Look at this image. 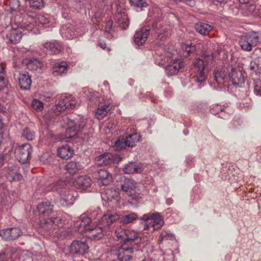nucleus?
<instances>
[{
  "mask_svg": "<svg viewBox=\"0 0 261 261\" xmlns=\"http://www.w3.org/2000/svg\"><path fill=\"white\" fill-rule=\"evenodd\" d=\"M160 238L162 241L173 240L174 239V236L173 234L168 232L167 231H164L161 232L160 234Z\"/></svg>",
  "mask_w": 261,
  "mask_h": 261,
  "instance_id": "nucleus-50",
  "label": "nucleus"
},
{
  "mask_svg": "<svg viewBox=\"0 0 261 261\" xmlns=\"http://www.w3.org/2000/svg\"><path fill=\"white\" fill-rule=\"evenodd\" d=\"M129 25V22L127 18H124L123 20L120 21V26L123 29H126Z\"/></svg>",
  "mask_w": 261,
  "mask_h": 261,
  "instance_id": "nucleus-57",
  "label": "nucleus"
},
{
  "mask_svg": "<svg viewBox=\"0 0 261 261\" xmlns=\"http://www.w3.org/2000/svg\"><path fill=\"white\" fill-rule=\"evenodd\" d=\"M18 85L22 90L30 89L32 81L30 76L27 72L19 73L18 77Z\"/></svg>",
  "mask_w": 261,
  "mask_h": 261,
  "instance_id": "nucleus-21",
  "label": "nucleus"
},
{
  "mask_svg": "<svg viewBox=\"0 0 261 261\" xmlns=\"http://www.w3.org/2000/svg\"><path fill=\"white\" fill-rule=\"evenodd\" d=\"M137 216L135 213H128L124 215L121 218V221L125 224H128L136 220Z\"/></svg>",
  "mask_w": 261,
  "mask_h": 261,
  "instance_id": "nucleus-42",
  "label": "nucleus"
},
{
  "mask_svg": "<svg viewBox=\"0 0 261 261\" xmlns=\"http://www.w3.org/2000/svg\"><path fill=\"white\" fill-rule=\"evenodd\" d=\"M47 190L57 192L60 196L59 203L63 206L72 205L75 199L76 192L73 190H68L65 188L63 181H59L52 184Z\"/></svg>",
  "mask_w": 261,
  "mask_h": 261,
  "instance_id": "nucleus-1",
  "label": "nucleus"
},
{
  "mask_svg": "<svg viewBox=\"0 0 261 261\" xmlns=\"http://www.w3.org/2000/svg\"><path fill=\"white\" fill-rule=\"evenodd\" d=\"M181 49L183 51L182 55L186 57L195 51L196 47L193 44H190L189 45L187 44H182L181 45Z\"/></svg>",
  "mask_w": 261,
  "mask_h": 261,
  "instance_id": "nucleus-41",
  "label": "nucleus"
},
{
  "mask_svg": "<svg viewBox=\"0 0 261 261\" xmlns=\"http://www.w3.org/2000/svg\"><path fill=\"white\" fill-rule=\"evenodd\" d=\"M259 41V37L256 33L243 35L240 38L239 44L241 48L244 51H250L256 46Z\"/></svg>",
  "mask_w": 261,
  "mask_h": 261,
  "instance_id": "nucleus-6",
  "label": "nucleus"
},
{
  "mask_svg": "<svg viewBox=\"0 0 261 261\" xmlns=\"http://www.w3.org/2000/svg\"><path fill=\"white\" fill-rule=\"evenodd\" d=\"M83 91V93L86 95L85 96H87V98H89L90 101H95V100L98 97L97 93L96 92L92 93L86 88H84Z\"/></svg>",
  "mask_w": 261,
  "mask_h": 261,
  "instance_id": "nucleus-47",
  "label": "nucleus"
},
{
  "mask_svg": "<svg viewBox=\"0 0 261 261\" xmlns=\"http://www.w3.org/2000/svg\"><path fill=\"white\" fill-rule=\"evenodd\" d=\"M142 221L141 224L143 225V230H148L150 227L153 230L160 229L164 224V220L160 213H147L143 215L141 218Z\"/></svg>",
  "mask_w": 261,
  "mask_h": 261,
  "instance_id": "nucleus-3",
  "label": "nucleus"
},
{
  "mask_svg": "<svg viewBox=\"0 0 261 261\" xmlns=\"http://www.w3.org/2000/svg\"><path fill=\"white\" fill-rule=\"evenodd\" d=\"M120 218L119 215L114 211H109L101 217L99 225L107 228Z\"/></svg>",
  "mask_w": 261,
  "mask_h": 261,
  "instance_id": "nucleus-16",
  "label": "nucleus"
},
{
  "mask_svg": "<svg viewBox=\"0 0 261 261\" xmlns=\"http://www.w3.org/2000/svg\"><path fill=\"white\" fill-rule=\"evenodd\" d=\"M254 93L259 96H261V77H254Z\"/></svg>",
  "mask_w": 261,
  "mask_h": 261,
  "instance_id": "nucleus-44",
  "label": "nucleus"
},
{
  "mask_svg": "<svg viewBox=\"0 0 261 261\" xmlns=\"http://www.w3.org/2000/svg\"><path fill=\"white\" fill-rule=\"evenodd\" d=\"M112 25L113 21L112 20H109L106 24L105 27V32L111 34L112 32Z\"/></svg>",
  "mask_w": 261,
  "mask_h": 261,
  "instance_id": "nucleus-56",
  "label": "nucleus"
},
{
  "mask_svg": "<svg viewBox=\"0 0 261 261\" xmlns=\"http://www.w3.org/2000/svg\"><path fill=\"white\" fill-rule=\"evenodd\" d=\"M60 102L67 109H73L76 105V101L74 97L71 95H62L61 97Z\"/></svg>",
  "mask_w": 261,
  "mask_h": 261,
  "instance_id": "nucleus-33",
  "label": "nucleus"
},
{
  "mask_svg": "<svg viewBox=\"0 0 261 261\" xmlns=\"http://www.w3.org/2000/svg\"><path fill=\"white\" fill-rule=\"evenodd\" d=\"M83 166L79 162L71 161L65 166V170L70 175L76 174L79 171L83 169Z\"/></svg>",
  "mask_w": 261,
  "mask_h": 261,
  "instance_id": "nucleus-32",
  "label": "nucleus"
},
{
  "mask_svg": "<svg viewBox=\"0 0 261 261\" xmlns=\"http://www.w3.org/2000/svg\"><path fill=\"white\" fill-rule=\"evenodd\" d=\"M99 46L103 49H108V50H110V49L107 47V45L104 42H100L99 43Z\"/></svg>",
  "mask_w": 261,
  "mask_h": 261,
  "instance_id": "nucleus-61",
  "label": "nucleus"
},
{
  "mask_svg": "<svg viewBox=\"0 0 261 261\" xmlns=\"http://www.w3.org/2000/svg\"><path fill=\"white\" fill-rule=\"evenodd\" d=\"M138 237V233L137 231L130 229L126 230V236L125 237L124 244L134 241Z\"/></svg>",
  "mask_w": 261,
  "mask_h": 261,
  "instance_id": "nucleus-40",
  "label": "nucleus"
},
{
  "mask_svg": "<svg viewBox=\"0 0 261 261\" xmlns=\"http://www.w3.org/2000/svg\"><path fill=\"white\" fill-rule=\"evenodd\" d=\"M195 29L199 34L207 35L212 30L213 27L205 23L198 22L195 24Z\"/></svg>",
  "mask_w": 261,
  "mask_h": 261,
  "instance_id": "nucleus-36",
  "label": "nucleus"
},
{
  "mask_svg": "<svg viewBox=\"0 0 261 261\" xmlns=\"http://www.w3.org/2000/svg\"><path fill=\"white\" fill-rule=\"evenodd\" d=\"M60 33L62 36L67 39H73L77 36L74 26L71 24L63 26L60 30Z\"/></svg>",
  "mask_w": 261,
  "mask_h": 261,
  "instance_id": "nucleus-24",
  "label": "nucleus"
},
{
  "mask_svg": "<svg viewBox=\"0 0 261 261\" xmlns=\"http://www.w3.org/2000/svg\"><path fill=\"white\" fill-rule=\"evenodd\" d=\"M137 183L133 179H126L121 185V189L127 195L133 199L137 200L141 197L136 193Z\"/></svg>",
  "mask_w": 261,
  "mask_h": 261,
  "instance_id": "nucleus-13",
  "label": "nucleus"
},
{
  "mask_svg": "<svg viewBox=\"0 0 261 261\" xmlns=\"http://www.w3.org/2000/svg\"><path fill=\"white\" fill-rule=\"evenodd\" d=\"M63 220L60 217H56L51 218H48L45 220V223L43 227L48 229L49 230L55 228V226L58 227L63 226Z\"/></svg>",
  "mask_w": 261,
  "mask_h": 261,
  "instance_id": "nucleus-29",
  "label": "nucleus"
},
{
  "mask_svg": "<svg viewBox=\"0 0 261 261\" xmlns=\"http://www.w3.org/2000/svg\"><path fill=\"white\" fill-rule=\"evenodd\" d=\"M214 2H218L219 3H226L227 0H213Z\"/></svg>",
  "mask_w": 261,
  "mask_h": 261,
  "instance_id": "nucleus-64",
  "label": "nucleus"
},
{
  "mask_svg": "<svg viewBox=\"0 0 261 261\" xmlns=\"http://www.w3.org/2000/svg\"><path fill=\"white\" fill-rule=\"evenodd\" d=\"M121 158L118 155L111 153H105L102 155L96 156L95 159V164L98 166L108 165L112 162H116L121 160Z\"/></svg>",
  "mask_w": 261,
  "mask_h": 261,
  "instance_id": "nucleus-14",
  "label": "nucleus"
},
{
  "mask_svg": "<svg viewBox=\"0 0 261 261\" xmlns=\"http://www.w3.org/2000/svg\"><path fill=\"white\" fill-rule=\"evenodd\" d=\"M31 105L33 109L36 110L37 112L41 111L43 109L44 106L42 101L37 99L33 100Z\"/></svg>",
  "mask_w": 261,
  "mask_h": 261,
  "instance_id": "nucleus-46",
  "label": "nucleus"
},
{
  "mask_svg": "<svg viewBox=\"0 0 261 261\" xmlns=\"http://www.w3.org/2000/svg\"><path fill=\"white\" fill-rule=\"evenodd\" d=\"M95 177L103 186L108 185L112 181V176L107 171L101 169L94 174Z\"/></svg>",
  "mask_w": 261,
  "mask_h": 261,
  "instance_id": "nucleus-27",
  "label": "nucleus"
},
{
  "mask_svg": "<svg viewBox=\"0 0 261 261\" xmlns=\"http://www.w3.org/2000/svg\"><path fill=\"white\" fill-rule=\"evenodd\" d=\"M218 108H219V110L217 113V114L219 113H229V112L228 111L229 108L228 107H225L224 106H217Z\"/></svg>",
  "mask_w": 261,
  "mask_h": 261,
  "instance_id": "nucleus-59",
  "label": "nucleus"
},
{
  "mask_svg": "<svg viewBox=\"0 0 261 261\" xmlns=\"http://www.w3.org/2000/svg\"><path fill=\"white\" fill-rule=\"evenodd\" d=\"M67 108L60 102L58 104L55 105L53 108V112L54 114H60Z\"/></svg>",
  "mask_w": 261,
  "mask_h": 261,
  "instance_id": "nucleus-53",
  "label": "nucleus"
},
{
  "mask_svg": "<svg viewBox=\"0 0 261 261\" xmlns=\"http://www.w3.org/2000/svg\"><path fill=\"white\" fill-rule=\"evenodd\" d=\"M6 72L4 67L0 64V73L4 74Z\"/></svg>",
  "mask_w": 261,
  "mask_h": 261,
  "instance_id": "nucleus-63",
  "label": "nucleus"
},
{
  "mask_svg": "<svg viewBox=\"0 0 261 261\" xmlns=\"http://www.w3.org/2000/svg\"><path fill=\"white\" fill-rule=\"evenodd\" d=\"M68 66L67 63L62 62L55 64L53 67L52 73L54 76H62L68 71Z\"/></svg>",
  "mask_w": 261,
  "mask_h": 261,
  "instance_id": "nucleus-28",
  "label": "nucleus"
},
{
  "mask_svg": "<svg viewBox=\"0 0 261 261\" xmlns=\"http://www.w3.org/2000/svg\"><path fill=\"white\" fill-rule=\"evenodd\" d=\"M112 250L113 253L117 256L118 259L122 261H129L132 258L131 254L133 253V249L127 247L126 244L113 247Z\"/></svg>",
  "mask_w": 261,
  "mask_h": 261,
  "instance_id": "nucleus-7",
  "label": "nucleus"
},
{
  "mask_svg": "<svg viewBox=\"0 0 261 261\" xmlns=\"http://www.w3.org/2000/svg\"><path fill=\"white\" fill-rule=\"evenodd\" d=\"M102 198L112 203V206H119L120 197L116 190L107 189L101 196Z\"/></svg>",
  "mask_w": 261,
  "mask_h": 261,
  "instance_id": "nucleus-15",
  "label": "nucleus"
},
{
  "mask_svg": "<svg viewBox=\"0 0 261 261\" xmlns=\"http://www.w3.org/2000/svg\"><path fill=\"white\" fill-rule=\"evenodd\" d=\"M7 178L10 181H19L22 179V176L20 173H17L16 171L13 172L10 171L8 173Z\"/></svg>",
  "mask_w": 261,
  "mask_h": 261,
  "instance_id": "nucleus-43",
  "label": "nucleus"
},
{
  "mask_svg": "<svg viewBox=\"0 0 261 261\" xmlns=\"http://www.w3.org/2000/svg\"><path fill=\"white\" fill-rule=\"evenodd\" d=\"M11 231L10 240L17 239L21 234V230L17 227L9 228Z\"/></svg>",
  "mask_w": 261,
  "mask_h": 261,
  "instance_id": "nucleus-48",
  "label": "nucleus"
},
{
  "mask_svg": "<svg viewBox=\"0 0 261 261\" xmlns=\"http://www.w3.org/2000/svg\"><path fill=\"white\" fill-rule=\"evenodd\" d=\"M22 32L19 29H12L6 35V38L12 44H16L20 42L22 38Z\"/></svg>",
  "mask_w": 261,
  "mask_h": 261,
  "instance_id": "nucleus-23",
  "label": "nucleus"
},
{
  "mask_svg": "<svg viewBox=\"0 0 261 261\" xmlns=\"http://www.w3.org/2000/svg\"><path fill=\"white\" fill-rule=\"evenodd\" d=\"M86 230L89 231L88 237L90 239L94 240H99L102 239L107 233L108 230L102 225L98 226L87 225L83 226Z\"/></svg>",
  "mask_w": 261,
  "mask_h": 261,
  "instance_id": "nucleus-10",
  "label": "nucleus"
},
{
  "mask_svg": "<svg viewBox=\"0 0 261 261\" xmlns=\"http://www.w3.org/2000/svg\"><path fill=\"white\" fill-rule=\"evenodd\" d=\"M156 37V44H158L159 46H161L163 42H164L166 39V36L165 33L158 32L157 33Z\"/></svg>",
  "mask_w": 261,
  "mask_h": 261,
  "instance_id": "nucleus-54",
  "label": "nucleus"
},
{
  "mask_svg": "<svg viewBox=\"0 0 261 261\" xmlns=\"http://www.w3.org/2000/svg\"><path fill=\"white\" fill-rule=\"evenodd\" d=\"M127 142L125 138H119L117 141L115 142L113 145L114 149L116 151H119L121 149L125 148L127 145Z\"/></svg>",
  "mask_w": 261,
  "mask_h": 261,
  "instance_id": "nucleus-39",
  "label": "nucleus"
},
{
  "mask_svg": "<svg viewBox=\"0 0 261 261\" xmlns=\"http://www.w3.org/2000/svg\"><path fill=\"white\" fill-rule=\"evenodd\" d=\"M11 231L9 228L2 229L0 230V236L4 240H10Z\"/></svg>",
  "mask_w": 261,
  "mask_h": 261,
  "instance_id": "nucleus-55",
  "label": "nucleus"
},
{
  "mask_svg": "<svg viewBox=\"0 0 261 261\" xmlns=\"http://www.w3.org/2000/svg\"><path fill=\"white\" fill-rule=\"evenodd\" d=\"M114 107L113 105L109 103H105L104 104H100L98 105L95 114H108V113H114Z\"/></svg>",
  "mask_w": 261,
  "mask_h": 261,
  "instance_id": "nucleus-37",
  "label": "nucleus"
},
{
  "mask_svg": "<svg viewBox=\"0 0 261 261\" xmlns=\"http://www.w3.org/2000/svg\"><path fill=\"white\" fill-rule=\"evenodd\" d=\"M91 181V179L87 175L79 176L75 179L74 185L77 189L83 190L89 187Z\"/></svg>",
  "mask_w": 261,
  "mask_h": 261,
  "instance_id": "nucleus-19",
  "label": "nucleus"
},
{
  "mask_svg": "<svg viewBox=\"0 0 261 261\" xmlns=\"http://www.w3.org/2000/svg\"><path fill=\"white\" fill-rule=\"evenodd\" d=\"M49 22V17L42 14L35 16H27L22 22L18 24V27L28 32H33L37 33L35 27L39 24H45Z\"/></svg>",
  "mask_w": 261,
  "mask_h": 261,
  "instance_id": "nucleus-2",
  "label": "nucleus"
},
{
  "mask_svg": "<svg viewBox=\"0 0 261 261\" xmlns=\"http://www.w3.org/2000/svg\"><path fill=\"white\" fill-rule=\"evenodd\" d=\"M85 124V120L84 119H81L80 121L78 122L69 120L67 122L68 127L65 131L64 137L61 140L67 142L75 140L79 137V132L84 128Z\"/></svg>",
  "mask_w": 261,
  "mask_h": 261,
  "instance_id": "nucleus-5",
  "label": "nucleus"
},
{
  "mask_svg": "<svg viewBox=\"0 0 261 261\" xmlns=\"http://www.w3.org/2000/svg\"><path fill=\"white\" fill-rule=\"evenodd\" d=\"M53 205L49 201H44L40 203L37 209L40 214L44 216H48L53 212Z\"/></svg>",
  "mask_w": 261,
  "mask_h": 261,
  "instance_id": "nucleus-34",
  "label": "nucleus"
},
{
  "mask_svg": "<svg viewBox=\"0 0 261 261\" xmlns=\"http://www.w3.org/2000/svg\"><path fill=\"white\" fill-rule=\"evenodd\" d=\"M228 71L226 67H218L214 70V77L219 85H222L224 83Z\"/></svg>",
  "mask_w": 261,
  "mask_h": 261,
  "instance_id": "nucleus-22",
  "label": "nucleus"
},
{
  "mask_svg": "<svg viewBox=\"0 0 261 261\" xmlns=\"http://www.w3.org/2000/svg\"><path fill=\"white\" fill-rule=\"evenodd\" d=\"M128 147H133L136 143L141 140V136L137 133L133 134L126 137Z\"/></svg>",
  "mask_w": 261,
  "mask_h": 261,
  "instance_id": "nucleus-38",
  "label": "nucleus"
},
{
  "mask_svg": "<svg viewBox=\"0 0 261 261\" xmlns=\"http://www.w3.org/2000/svg\"><path fill=\"white\" fill-rule=\"evenodd\" d=\"M248 69L253 79L254 77H259L261 74V65L258 62V59H255L251 61L248 66Z\"/></svg>",
  "mask_w": 261,
  "mask_h": 261,
  "instance_id": "nucleus-25",
  "label": "nucleus"
},
{
  "mask_svg": "<svg viewBox=\"0 0 261 261\" xmlns=\"http://www.w3.org/2000/svg\"><path fill=\"white\" fill-rule=\"evenodd\" d=\"M44 51L49 54H58L61 49V46L57 41L53 42H46L43 44Z\"/></svg>",
  "mask_w": 261,
  "mask_h": 261,
  "instance_id": "nucleus-31",
  "label": "nucleus"
},
{
  "mask_svg": "<svg viewBox=\"0 0 261 261\" xmlns=\"http://www.w3.org/2000/svg\"><path fill=\"white\" fill-rule=\"evenodd\" d=\"M22 136L27 140L31 141L35 137V133L28 128H25L22 130Z\"/></svg>",
  "mask_w": 261,
  "mask_h": 261,
  "instance_id": "nucleus-45",
  "label": "nucleus"
},
{
  "mask_svg": "<svg viewBox=\"0 0 261 261\" xmlns=\"http://www.w3.org/2000/svg\"><path fill=\"white\" fill-rule=\"evenodd\" d=\"M32 151L31 145L29 143H25L16 146L15 148L14 153L16 158L19 162L25 163L28 161L29 156Z\"/></svg>",
  "mask_w": 261,
  "mask_h": 261,
  "instance_id": "nucleus-9",
  "label": "nucleus"
},
{
  "mask_svg": "<svg viewBox=\"0 0 261 261\" xmlns=\"http://www.w3.org/2000/svg\"><path fill=\"white\" fill-rule=\"evenodd\" d=\"M6 80L4 75L0 74V90L6 87Z\"/></svg>",
  "mask_w": 261,
  "mask_h": 261,
  "instance_id": "nucleus-58",
  "label": "nucleus"
},
{
  "mask_svg": "<svg viewBox=\"0 0 261 261\" xmlns=\"http://www.w3.org/2000/svg\"><path fill=\"white\" fill-rule=\"evenodd\" d=\"M69 250L74 256H80L88 253L89 247L86 241H74L70 245Z\"/></svg>",
  "mask_w": 261,
  "mask_h": 261,
  "instance_id": "nucleus-12",
  "label": "nucleus"
},
{
  "mask_svg": "<svg viewBox=\"0 0 261 261\" xmlns=\"http://www.w3.org/2000/svg\"><path fill=\"white\" fill-rule=\"evenodd\" d=\"M183 62L181 59L174 60L166 67V74L168 76L175 74L183 67Z\"/></svg>",
  "mask_w": 261,
  "mask_h": 261,
  "instance_id": "nucleus-17",
  "label": "nucleus"
},
{
  "mask_svg": "<svg viewBox=\"0 0 261 261\" xmlns=\"http://www.w3.org/2000/svg\"><path fill=\"white\" fill-rule=\"evenodd\" d=\"M112 250L113 253L117 256L118 259L122 261H129L132 258L131 254L133 253V249L127 247L126 244L113 247Z\"/></svg>",
  "mask_w": 261,
  "mask_h": 261,
  "instance_id": "nucleus-8",
  "label": "nucleus"
},
{
  "mask_svg": "<svg viewBox=\"0 0 261 261\" xmlns=\"http://www.w3.org/2000/svg\"><path fill=\"white\" fill-rule=\"evenodd\" d=\"M228 75L233 85L240 87L243 86L245 82V77L244 72L240 68L231 67Z\"/></svg>",
  "mask_w": 261,
  "mask_h": 261,
  "instance_id": "nucleus-11",
  "label": "nucleus"
},
{
  "mask_svg": "<svg viewBox=\"0 0 261 261\" xmlns=\"http://www.w3.org/2000/svg\"><path fill=\"white\" fill-rule=\"evenodd\" d=\"M57 152L60 158L66 160L70 158L73 154V149L68 145L59 147Z\"/></svg>",
  "mask_w": 261,
  "mask_h": 261,
  "instance_id": "nucleus-30",
  "label": "nucleus"
},
{
  "mask_svg": "<svg viewBox=\"0 0 261 261\" xmlns=\"http://www.w3.org/2000/svg\"><path fill=\"white\" fill-rule=\"evenodd\" d=\"M6 254L5 253L0 254V261H6Z\"/></svg>",
  "mask_w": 261,
  "mask_h": 261,
  "instance_id": "nucleus-62",
  "label": "nucleus"
},
{
  "mask_svg": "<svg viewBox=\"0 0 261 261\" xmlns=\"http://www.w3.org/2000/svg\"><path fill=\"white\" fill-rule=\"evenodd\" d=\"M213 60L212 54L205 56L203 59H197L194 63L195 80L201 84L206 79V66Z\"/></svg>",
  "mask_w": 261,
  "mask_h": 261,
  "instance_id": "nucleus-4",
  "label": "nucleus"
},
{
  "mask_svg": "<svg viewBox=\"0 0 261 261\" xmlns=\"http://www.w3.org/2000/svg\"><path fill=\"white\" fill-rule=\"evenodd\" d=\"M115 234L118 239L121 240L124 242L125 237L126 236V230L121 228H117L115 230Z\"/></svg>",
  "mask_w": 261,
  "mask_h": 261,
  "instance_id": "nucleus-52",
  "label": "nucleus"
},
{
  "mask_svg": "<svg viewBox=\"0 0 261 261\" xmlns=\"http://www.w3.org/2000/svg\"><path fill=\"white\" fill-rule=\"evenodd\" d=\"M123 171L126 174L140 173L143 171V168L139 163L130 162L124 166Z\"/></svg>",
  "mask_w": 261,
  "mask_h": 261,
  "instance_id": "nucleus-26",
  "label": "nucleus"
},
{
  "mask_svg": "<svg viewBox=\"0 0 261 261\" xmlns=\"http://www.w3.org/2000/svg\"><path fill=\"white\" fill-rule=\"evenodd\" d=\"M99 212L100 210L99 209L94 210L93 212L91 211H87L88 217L87 218H84V217H83L77 220L75 224L76 226L82 227L83 226L88 225L90 222V220L95 219L99 214Z\"/></svg>",
  "mask_w": 261,
  "mask_h": 261,
  "instance_id": "nucleus-20",
  "label": "nucleus"
},
{
  "mask_svg": "<svg viewBox=\"0 0 261 261\" xmlns=\"http://www.w3.org/2000/svg\"><path fill=\"white\" fill-rule=\"evenodd\" d=\"M149 33V30L146 28H142L140 30L136 31L134 36L136 44L138 46L143 45L147 40Z\"/></svg>",
  "mask_w": 261,
  "mask_h": 261,
  "instance_id": "nucleus-18",
  "label": "nucleus"
},
{
  "mask_svg": "<svg viewBox=\"0 0 261 261\" xmlns=\"http://www.w3.org/2000/svg\"><path fill=\"white\" fill-rule=\"evenodd\" d=\"M30 4L32 7L38 9H40L44 7L43 0H32Z\"/></svg>",
  "mask_w": 261,
  "mask_h": 261,
  "instance_id": "nucleus-51",
  "label": "nucleus"
},
{
  "mask_svg": "<svg viewBox=\"0 0 261 261\" xmlns=\"http://www.w3.org/2000/svg\"><path fill=\"white\" fill-rule=\"evenodd\" d=\"M25 63L29 70L35 71L40 69L42 66V63L35 58H27L25 60Z\"/></svg>",
  "mask_w": 261,
  "mask_h": 261,
  "instance_id": "nucleus-35",
  "label": "nucleus"
},
{
  "mask_svg": "<svg viewBox=\"0 0 261 261\" xmlns=\"http://www.w3.org/2000/svg\"><path fill=\"white\" fill-rule=\"evenodd\" d=\"M180 2L185 3L190 7H193L195 5L194 0H181Z\"/></svg>",
  "mask_w": 261,
  "mask_h": 261,
  "instance_id": "nucleus-60",
  "label": "nucleus"
},
{
  "mask_svg": "<svg viewBox=\"0 0 261 261\" xmlns=\"http://www.w3.org/2000/svg\"><path fill=\"white\" fill-rule=\"evenodd\" d=\"M129 3L132 6L136 7H146L147 4L145 0H129Z\"/></svg>",
  "mask_w": 261,
  "mask_h": 261,
  "instance_id": "nucleus-49",
  "label": "nucleus"
}]
</instances>
